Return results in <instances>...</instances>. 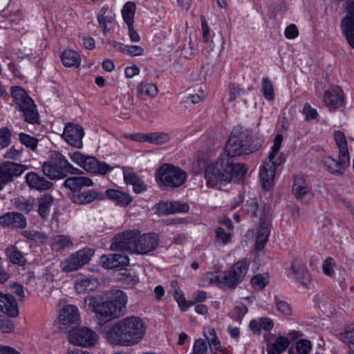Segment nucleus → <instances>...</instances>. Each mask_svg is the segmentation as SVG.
Here are the masks:
<instances>
[{
  "instance_id": "nucleus-61",
  "label": "nucleus",
  "mask_w": 354,
  "mask_h": 354,
  "mask_svg": "<svg viewBox=\"0 0 354 354\" xmlns=\"http://www.w3.org/2000/svg\"><path fill=\"white\" fill-rule=\"evenodd\" d=\"M276 307L277 310L285 315H289L292 313V309L290 304L284 301L275 299Z\"/></svg>"
},
{
  "instance_id": "nucleus-57",
  "label": "nucleus",
  "mask_w": 354,
  "mask_h": 354,
  "mask_svg": "<svg viewBox=\"0 0 354 354\" xmlns=\"http://www.w3.org/2000/svg\"><path fill=\"white\" fill-rule=\"evenodd\" d=\"M10 131L8 128L0 129V149L10 144Z\"/></svg>"
},
{
  "instance_id": "nucleus-31",
  "label": "nucleus",
  "mask_w": 354,
  "mask_h": 354,
  "mask_svg": "<svg viewBox=\"0 0 354 354\" xmlns=\"http://www.w3.org/2000/svg\"><path fill=\"white\" fill-rule=\"evenodd\" d=\"M123 173L125 183L132 185L136 193H141L146 190V185L135 173L129 171H124Z\"/></svg>"
},
{
  "instance_id": "nucleus-53",
  "label": "nucleus",
  "mask_w": 354,
  "mask_h": 354,
  "mask_svg": "<svg viewBox=\"0 0 354 354\" xmlns=\"http://www.w3.org/2000/svg\"><path fill=\"white\" fill-rule=\"evenodd\" d=\"M188 91L189 93L187 99H189L194 104L201 102L205 97V92L201 89L196 91L194 88H190L188 89Z\"/></svg>"
},
{
  "instance_id": "nucleus-44",
  "label": "nucleus",
  "mask_w": 354,
  "mask_h": 354,
  "mask_svg": "<svg viewBox=\"0 0 354 354\" xmlns=\"http://www.w3.org/2000/svg\"><path fill=\"white\" fill-rule=\"evenodd\" d=\"M138 92L142 97H154L158 90L156 85L153 83H140L138 86Z\"/></svg>"
},
{
  "instance_id": "nucleus-15",
  "label": "nucleus",
  "mask_w": 354,
  "mask_h": 354,
  "mask_svg": "<svg viewBox=\"0 0 354 354\" xmlns=\"http://www.w3.org/2000/svg\"><path fill=\"white\" fill-rule=\"evenodd\" d=\"M84 135V129L80 125L68 124L64 128L62 136L70 145L81 149L83 146L82 138Z\"/></svg>"
},
{
  "instance_id": "nucleus-24",
  "label": "nucleus",
  "mask_w": 354,
  "mask_h": 354,
  "mask_svg": "<svg viewBox=\"0 0 354 354\" xmlns=\"http://www.w3.org/2000/svg\"><path fill=\"white\" fill-rule=\"evenodd\" d=\"M129 257L119 254H110L101 257L100 263L104 268L113 269L129 264Z\"/></svg>"
},
{
  "instance_id": "nucleus-37",
  "label": "nucleus",
  "mask_w": 354,
  "mask_h": 354,
  "mask_svg": "<svg viewBox=\"0 0 354 354\" xmlns=\"http://www.w3.org/2000/svg\"><path fill=\"white\" fill-rule=\"evenodd\" d=\"M6 254L10 262L20 266L26 265L27 260L16 246L10 245L6 250Z\"/></svg>"
},
{
  "instance_id": "nucleus-43",
  "label": "nucleus",
  "mask_w": 354,
  "mask_h": 354,
  "mask_svg": "<svg viewBox=\"0 0 354 354\" xmlns=\"http://www.w3.org/2000/svg\"><path fill=\"white\" fill-rule=\"evenodd\" d=\"M171 291L172 295L178 303L179 306L183 310H186L189 307L186 304V300L180 292L178 282L176 281H172L170 284Z\"/></svg>"
},
{
  "instance_id": "nucleus-60",
  "label": "nucleus",
  "mask_w": 354,
  "mask_h": 354,
  "mask_svg": "<svg viewBox=\"0 0 354 354\" xmlns=\"http://www.w3.org/2000/svg\"><path fill=\"white\" fill-rule=\"evenodd\" d=\"M246 313L247 308L245 306H235L232 313V318L234 320L240 322Z\"/></svg>"
},
{
  "instance_id": "nucleus-16",
  "label": "nucleus",
  "mask_w": 354,
  "mask_h": 354,
  "mask_svg": "<svg viewBox=\"0 0 354 354\" xmlns=\"http://www.w3.org/2000/svg\"><path fill=\"white\" fill-rule=\"evenodd\" d=\"M324 101L330 111L343 106L345 104V99L342 89L337 86L326 91Z\"/></svg>"
},
{
  "instance_id": "nucleus-42",
  "label": "nucleus",
  "mask_w": 354,
  "mask_h": 354,
  "mask_svg": "<svg viewBox=\"0 0 354 354\" xmlns=\"http://www.w3.org/2000/svg\"><path fill=\"white\" fill-rule=\"evenodd\" d=\"M170 135L163 131L151 132L148 133V143L160 145L170 140Z\"/></svg>"
},
{
  "instance_id": "nucleus-10",
  "label": "nucleus",
  "mask_w": 354,
  "mask_h": 354,
  "mask_svg": "<svg viewBox=\"0 0 354 354\" xmlns=\"http://www.w3.org/2000/svg\"><path fill=\"white\" fill-rule=\"evenodd\" d=\"M94 251L91 248H84L72 254L61 262L62 270L66 272L75 271L86 264L93 255Z\"/></svg>"
},
{
  "instance_id": "nucleus-45",
  "label": "nucleus",
  "mask_w": 354,
  "mask_h": 354,
  "mask_svg": "<svg viewBox=\"0 0 354 354\" xmlns=\"http://www.w3.org/2000/svg\"><path fill=\"white\" fill-rule=\"evenodd\" d=\"M312 348L311 343L309 340L302 339L297 342L295 348H290L289 354H308Z\"/></svg>"
},
{
  "instance_id": "nucleus-41",
  "label": "nucleus",
  "mask_w": 354,
  "mask_h": 354,
  "mask_svg": "<svg viewBox=\"0 0 354 354\" xmlns=\"http://www.w3.org/2000/svg\"><path fill=\"white\" fill-rule=\"evenodd\" d=\"M334 139L339 149V154L349 157L347 140L344 133L341 131H335Z\"/></svg>"
},
{
  "instance_id": "nucleus-36",
  "label": "nucleus",
  "mask_w": 354,
  "mask_h": 354,
  "mask_svg": "<svg viewBox=\"0 0 354 354\" xmlns=\"http://www.w3.org/2000/svg\"><path fill=\"white\" fill-rule=\"evenodd\" d=\"M42 171L44 174L49 178L62 179L66 177L67 174L61 171L57 167L54 166L50 162H45L42 165Z\"/></svg>"
},
{
  "instance_id": "nucleus-34",
  "label": "nucleus",
  "mask_w": 354,
  "mask_h": 354,
  "mask_svg": "<svg viewBox=\"0 0 354 354\" xmlns=\"http://www.w3.org/2000/svg\"><path fill=\"white\" fill-rule=\"evenodd\" d=\"M73 243L70 236L65 235H57L53 239L51 244L53 250L55 252H62L69 249Z\"/></svg>"
},
{
  "instance_id": "nucleus-35",
  "label": "nucleus",
  "mask_w": 354,
  "mask_h": 354,
  "mask_svg": "<svg viewBox=\"0 0 354 354\" xmlns=\"http://www.w3.org/2000/svg\"><path fill=\"white\" fill-rule=\"evenodd\" d=\"M106 195L109 198L122 206H127L132 201V198L129 194L115 189H107Z\"/></svg>"
},
{
  "instance_id": "nucleus-9",
  "label": "nucleus",
  "mask_w": 354,
  "mask_h": 354,
  "mask_svg": "<svg viewBox=\"0 0 354 354\" xmlns=\"http://www.w3.org/2000/svg\"><path fill=\"white\" fill-rule=\"evenodd\" d=\"M68 338L71 344L83 347L94 346L98 340L95 332L86 326L73 328Z\"/></svg>"
},
{
  "instance_id": "nucleus-32",
  "label": "nucleus",
  "mask_w": 354,
  "mask_h": 354,
  "mask_svg": "<svg viewBox=\"0 0 354 354\" xmlns=\"http://www.w3.org/2000/svg\"><path fill=\"white\" fill-rule=\"evenodd\" d=\"M270 234V223L267 221H261L256 238V248L262 250L268 240Z\"/></svg>"
},
{
  "instance_id": "nucleus-4",
  "label": "nucleus",
  "mask_w": 354,
  "mask_h": 354,
  "mask_svg": "<svg viewBox=\"0 0 354 354\" xmlns=\"http://www.w3.org/2000/svg\"><path fill=\"white\" fill-rule=\"evenodd\" d=\"M109 298V300L100 303L97 309V317L105 322L121 316L127 302V295L120 290H111Z\"/></svg>"
},
{
  "instance_id": "nucleus-46",
  "label": "nucleus",
  "mask_w": 354,
  "mask_h": 354,
  "mask_svg": "<svg viewBox=\"0 0 354 354\" xmlns=\"http://www.w3.org/2000/svg\"><path fill=\"white\" fill-rule=\"evenodd\" d=\"M135 12L136 4L132 1H128L123 6L122 10V18L127 25L133 24Z\"/></svg>"
},
{
  "instance_id": "nucleus-49",
  "label": "nucleus",
  "mask_w": 354,
  "mask_h": 354,
  "mask_svg": "<svg viewBox=\"0 0 354 354\" xmlns=\"http://www.w3.org/2000/svg\"><path fill=\"white\" fill-rule=\"evenodd\" d=\"M97 19L104 35L113 29L115 23L114 18L113 17H102V15H97Z\"/></svg>"
},
{
  "instance_id": "nucleus-29",
  "label": "nucleus",
  "mask_w": 354,
  "mask_h": 354,
  "mask_svg": "<svg viewBox=\"0 0 354 354\" xmlns=\"http://www.w3.org/2000/svg\"><path fill=\"white\" fill-rule=\"evenodd\" d=\"M53 201V197L49 194H43L37 198V211L43 219H46L48 216Z\"/></svg>"
},
{
  "instance_id": "nucleus-18",
  "label": "nucleus",
  "mask_w": 354,
  "mask_h": 354,
  "mask_svg": "<svg viewBox=\"0 0 354 354\" xmlns=\"http://www.w3.org/2000/svg\"><path fill=\"white\" fill-rule=\"evenodd\" d=\"M327 170L334 174H342L350 165L349 157L339 154V161L328 156L323 160Z\"/></svg>"
},
{
  "instance_id": "nucleus-54",
  "label": "nucleus",
  "mask_w": 354,
  "mask_h": 354,
  "mask_svg": "<svg viewBox=\"0 0 354 354\" xmlns=\"http://www.w3.org/2000/svg\"><path fill=\"white\" fill-rule=\"evenodd\" d=\"M207 346L205 339H198L195 341L192 354H207Z\"/></svg>"
},
{
  "instance_id": "nucleus-51",
  "label": "nucleus",
  "mask_w": 354,
  "mask_h": 354,
  "mask_svg": "<svg viewBox=\"0 0 354 354\" xmlns=\"http://www.w3.org/2000/svg\"><path fill=\"white\" fill-rule=\"evenodd\" d=\"M262 91L263 96L268 100H273L274 97L273 85L270 80L266 77L262 82Z\"/></svg>"
},
{
  "instance_id": "nucleus-58",
  "label": "nucleus",
  "mask_w": 354,
  "mask_h": 354,
  "mask_svg": "<svg viewBox=\"0 0 354 354\" xmlns=\"http://www.w3.org/2000/svg\"><path fill=\"white\" fill-rule=\"evenodd\" d=\"M302 113L306 121L315 119L318 115L316 109H313L308 103L304 104Z\"/></svg>"
},
{
  "instance_id": "nucleus-40",
  "label": "nucleus",
  "mask_w": 354,
  "mask_h": 354,
  "mask_svg": "<svg viewBox=\"0 0 354 354\" xmlns=\"http://www.w3.org/2000/svg\"><path fill=\"white\" fill-rule=\"evenodd\" d=\"M97 286V283L95 279H84L77 281L75 284L76 292L79 294L85 293L86 292L93 291Z\"/></svg>"
},
{
  "instance_id": "nucleus-48",
  "label": "nucleus",
  "mask_w": 354,
  "mask_h": 354,
  "mask_svg": "<svg viewBox=\"0 0 354 354\" xmlns=\"http://www.w3.org/2000/svg\"><path fill=\"white\" fill-rule=\"evenodd\" d=\"M250 94L240 88L239 85L232 84L230 88V101H234L237 97L240 98L243 103H247Z\"/></svg>"
},
{
  "instance_id": "nucleus-47",
  "label": "nucleus",
  "mask_w": 354,
  "mask_h": 354,
  "mask_svg": "<svg viewBox=\"0 0 354 354\" xmlns=\"http://www.w3.org/2000/svg\"><path fill=\"white\" fill-rule=\"evenodd\" d=\"M203 335L205 337V340L208 342L211 349H218L220 347V341L216 334L214 328L209 326L205 328Z\"/></svg>"
},
{
  "instance_id": "nucleus-8",
  "label": "nucleus",
  "mask_w": 354,
  "mask_h": 354,
  "mask_svg": "<svg viewBox=\"0 0 354 354\" xmlns=\"http://www.w3.org/2000/svg\"><path fill=\"white\" fill-rule=\"evenodd\" d=\"M140 231L136 229L129 230L116 234L111 245L112 250L129 252L134 254L133 247L136 246V239Z\"/></svg>"
},
{
  "instance_id": "nucleus-23",
  "label": "nucleus",
  "mask_w": 354,
  "mask_h": 354,
  "mask_svg": "<svg viewBox=\"0 0 354 354\" xmlns=\"http://www.w3.org/2000/svg\"><path fill=\"white\" fill-rule=\"evenodd\" d=\"M0 311L11 317L19 315L17 303L12 295L0 292Z\"/></svg>"
},
{
  "instance_id": "nucleus-19",
  "label": "nucleus",
  "mask_w": 354,
  "mask_h": 354,
  "mask_svg": "<svg viewBox=\"0 0 354 354\" xmlns=\"http://www.w3.org/2000/svg\"><path fill=\"white\" fill-rule=\"evenodd\" d=\"M68 196L71 201L76 205H86L92 203L96 199L102 200L104 198L103 194L95 189H90L83 192L71 193Z\"/></svg>"
},
{
  "instance_id": "nucleus-5",
  "label": "nucleus",
  "mask_w": 354,
  "mask_h": 354,
  "mask_svg": "<svg viewBox=\"0 0 354 354\" xmlns=\"http://www.w3.org/2000/svg\"><path fill=\"white\" fill-rule=\"evenodd\" d=\"M283 139L281 134H277L275 136L272 151L268 156L269 162L265 164L260 171V178L264 189L270 188L275 176L276 168L283 162V158L278 156Z\"/></svg>"
},
{
  "instance_id": "nucleus-39",
  "label": "nucleus",
  "mask_w": 354,
  "mask_h": 354,
  "mask_svg": "<svg viewBox=\"0 0 354 354\" xmlns=\"http://www.w3.org/2000/svg\"><path fill=\"white\" fill-rule=\"evenodd\" d=\"M118 279L120 282L129 286H133L139 283V278L136 272L131 269H125L120 272Z\"/></svg>"
},
{
  "instance_id": "nucleus-33",
  "label": "nucleus",
  "mask_w": 354,
  "mask_h": 354,
  "mask_svg": "<svg viewBox=\"0 0 354 354\" xmlns=\"http://www.w3.org/2000/svg\"><path fill=\"white\" fill-rule=\"evenodd\" d=\"M62 64L66 67H78L81 58L77 52L68 49L65 50L60 56Z\"/></svg>"
},
{
  "instance_id": "nucleus-3",
  "label": "nucleus",
  "mask_w": 354,
  "mask_h": 354,
  "mask_svg": "<svg viewBox=\"0 0 354 354\" xmlns=\"http://www.w3.org/2000/svg\"><path fill=\"white\" fill-rule=\"evenodd\" d=\"M252 132L248 129L234 130L226 145L227 153L223 154L232 158L243 154H249L259 149V145L251 142Z\"/></svg>"
},
{
  "instance_id": "nucleus-50",
  "label": "nucleus",
  "mask_w": 354,
  "mask_h": 354,
  "mask_svg": "<svg viewBox=\"0 0 354 354\" xmlns=\"http://www.w3.org/2000/svg\"><path fill=\"white\" fill-rule=\"evenodd\" d=\"M35 199L32 197L23 198L15 202L16 207L20 211L28 213L34 209Z\"/></svg>"
},
{
  "instance_id": "nucleus-20",
  "label": "nucleus",
  "mask_w": 354,
  "mask_h": 354,
  "mask_svg": "<svg viewBox=\"0 0 354 354\" xmlns=\"http://www.w3.org/2000/svg\"><path fill=\"white\" fill-rule=\"evenodd\" d=\"M50 162L65 174L80 175L83 171L74 167L65 157L57 151H53L50 156Z\"/></svg>"
},
{
  "instance_id": "nucleus-64",
  "label": "nucleus",
  "mask_w": 354,
  "mask_h": 354,
  "mask_svg": "<svg viewBox=\"0 0 354 354\" xmlns=\"http://www.w3.org/2000/svg\"><path fill=\"white\" fill-rule=\"evenodd\" d=\"M216 238L220 240L223 244H227L230 242L231 234L225 232L222 227H217L216 230Z\"/></svg>"
},
{
  "instance_id": "nucleus-22",
  "label": "nucleus",
  "mask_w": 354,
  "mask_h": 354,
  "mask_svg": "<svg viewBox=\"0 0 354 354\" xmlns=\"http://www.w3.org/2000/svg\"><path fill=\"white\" fill-rule=\"evenodd\" d=\"M26 183L30 189L39 192L46 191L50 189L53 183L47 180L44 177L39 176L36 172H28L25 177Z\"/></svg>"
},
{
  "instance_id": "nucleus-56",
  "label": "nucleus",
  "mask_w": 354,
  "mask_h": 354,
  "mask_svg": "<svg viewBox=\"0 0 354 354\" xmlns=\"http://www.w3.org/2000/svg\"><path fill=\"white\" fill-rule=\"evenodd\" d=\"M335 261L332 257H328L322 264L324 273L327 276H332L334 272Z\"/></svg>"
},
{
  "instance_id": "nucleus-6",
  "label": "nucleus",
  "mask_w": 354,
  "mask_h": 354,
  "mask_svg": "<svg viewBox=\"0 0 354 354\" xmlns=\"http://www.w3.org/2000/svg\"><path fill=\"white\" fill-rule=\"evenodd\" d=\"M11 95L17 108L22 112L24 120L30 124H38L39 119L36 105L26 92L19 86H13Z\"/></svg>"
},
{
  "instance_id": "nucleus-55",
  "label": "nucleus",
  "mask_w": 354,
  "mask_h": 354,
  "mask_svg": "<svg viewBox=\"0 0 354 354\" xmlns=\"http://www.w3.org/2000/svg\"><path fill=\"white\" fill-rule=\"evenodd\" d=\"M84 305L87 310L97 314V309L100 304L96 297L93 296H87L84 299Z\"/></svg>"
},
{
  "instance_id": "nucleus-30",
  "label": "nucleus",
  "mask_w": 354,
  "mask_h": 354,
  "mask_svg": "<svg viewBox=\"0 0 354 354\" xmlns=\"http://www.w3.org/2000/svg\"><path fill=\"white\" fill-rule=\"evenodd\" d=\"M290 344L289 339L283 336H279L273 343L267 344L268 354H281Z\"/></svg>"
},
{
  "instance_id": "nucleus-13",
  "label": "nucleus",
  "mask_w": 354,
  "mask_h": 354,
  "mask_svg": "<svg viewBox=\"0 0 354 354\" xmlns=\"http://www.w3.org/2000/svg\"><path fill=\"white\" fill-rule=\"evenodd\" d=\"M347 10L341 22V29L348 44L354 48V0L348 1Z\"/></svg>"
},
{
  "instance_id": "nucleus-28",
  "label": "nucleus",
  "mask_w": 354,
  "mask_h": 354,
  "mask_svg": "<svg viewBox=\"0 0 354 354\" xmlns=\"http://www.w3.org/2000/svg\"><path fill=\"white\" fill-rule=\"evenodd\" d=\"M292 192L299 200H303L306 196H308L310 198L313 196L306 180L302 177L295 178L292 186Z\"/></svg>"
},
{
  "instance_id": "nucleus-25",
  "label": "nucleus",
  "mask_w": 354,
  "mask_h": 354,
  "mask_svg": "<svg viewBox=\"0 0 354 354\" xmlns=\"http://www.w3.org/2000/svg\"><path fill=\"white\" fill-rule=\"evenodd\" d=\"M83 168L91 173L105 175L113 169L112 167L105 162H100L92 156H87L83 165Z\"/></svg>"
},
{
  "instance_id": "nucleus-14",
  "label": "nucleus",
  "mask_w": 354,
  "mask_h": 354,
  "mask_svg": "<svg viewBox=\"0 0 354 354\" xmlns=\"http://www.w3.org/2000/svg\"><path fill=\"white\" fill-rule=\"evenodd\" d=\"M158 245V238L156 234L147 233L138 235L136 246L133 247L134 254H145L154 250Z\"/></svg>"
},
{
  "instance_id": "nucleus-52",
  "label": "nucleus",
  "mask_w": 354,
  "mask_h": 354,
  "mask_svg": "<svg viewBox=\"0 0 354 354\" xmlns=\"http://www.w3.org/2000/svg\"><path fill=\"white\" fill-rule=\"evenodd\" d=\"M19 140L21 142L32 150H35L37 146L38 140L37 138L30 136L28 134L21 133L19 134Z\"/></svg>"
},
{
  "instance_id": "nucleus-63",
  "label": "nucleus",
  "mask_w": 354,
  "mask_h": 354,
  "mask_svg": "<svg viewBox=\"0 0 354 354\" xmlns=\"http://www.w3.org/2000/svg\"><path fill=\"white\" fill-rule=\"evenodd\" d=\"M124 53L131 56H140L144 53V49L140 46H126Z\"/></svg>"
},
{
  "instance_id": "nucleus-2",
  "label": "nucleus",
  "mask_w": 354,
  "mask_h": 354,
  "mask_svg": "<svg viewBox=\"0 0 354 354\" xmlns=\"http://www.w3.org/2000/svg\"><path fill=\"white\" fill-rule=\"evenodd\" d=\"M248 168L243 163L234 162L227 156L221 155L215 162L207 166L205 173L208 187H221L233 179L239 180L245 174Z\"/></svg>"
},
{
  "instance_id": "nucleus-11",
  "label": "nucleus",
  "mask_w": 354,
  "mask_h": 354,
  "mask_svg": "<svg viewBox=\"0 0 354 354\" xmlns=\"http://www.w3.org/2000/svg\"><path fill=\"white\" fill-rule=\"evenodd\" d=\"M249 265L250 261L246 259L237 261L232 269L224 274L222 282L230 288L236 286L245 277Z\"/></svg>"
},
{
  "instance_id": "nucleus-59",
  "label": "nucleus",
  "mask_w": 354,
  "mask_h": 354,
  "mask_svg": "<svg viewBox=\"0 0 354 354\" xmlns=\"http://www.w3.org/2000/svg\"><path fill=\"white\" fill-rule=\"evenodd\" d=\"M258 203L255 198H251L245 204V210L251 216H257L258 210Z\"/></svg>"
},
{
  "instance_id": "nucleus-7",
  "label": "nucleus",
  "mask_w": 354,
  "mask_h": 354,
  "mask_svg": "<svg viewBox=\"0 0 354 354\" xmlns=\"http://www.w3.org/2000/svg\"><path fill=\"white\" fill-rule=\"evenodd\" d=\"M158 179L165 186L176 188L185 183L187 174L178 167L165 163L158 169Z\"/></svg>"
},
{
  "instance_id": "nucleus-62",
  "label": "nucleus",
  "mask_w": 354,
  "mask_h": 354,
  "mask_svg": "<svg viewBox=\"0 0 354 354\" xmlns=\"http://www.w3.org/2000/svg\"><path fill=\"white\" fill-rule=\"evenodd\" d=\"M189 209V205L186 203H180L178 201L171 202V214L176 212H187Z\"/></svg>"
},
{
  "instance_id": "nucleus-38",
  "label": "nucleus",
  "mask_w": 354,
  "mask_h": 354,
  "mask_svg": "<svg viewBox=\"0 0 354 354\" xmlns=\"http://www.w3.org/2000/svg\"><path fill=\"white\" fill-rule=\"evenodd\" d=\"M339 338L348 346L349 354H354V324L346 326L339 334Z\"/></svg>"
},
{
  "instance_id": "nucleus-17",
  "label": "nucleus",
  "mask_w": 354,
  "mask_h": 354,
  "mask_svg": "<svg viewBox=\"0 0 354 354\" xmlns=\"http://www.w3.org/2000/svg\"><path fill=\"white\" fill-rule=\"evenodd\" d=\"M26 225V218L19 212H7L0 216V225L3 227L24 229Z\"/></svg>"
},
{
  "instance_id": "nucleus-21",
  "label": "nucleus",
  "mask_w": 354,
  "mask_h": 354,
  "mask_svg": "<svg viewBox=\"0 0 354 354\" xmlns=\"http://www.w3.org/2000/svg\"><path fill=\"white\" fill-rule=\"evenodd\" d=\"M292 273L295 279L303 286H307L310 282V274L306 265L299 259H295L290 266Z\"/></svg>"
},
{
  "instance_id": "nucleus-26",
  "label": "nucleus",
  "mask_w": 354,
  "mask_h": 354,
  "mask_svg": "<svg viewBox=\"0 0 354 354\" xmlns=\"http://www.w3.org/2000/svg\"><path fill=\"white\" fill-rule=\"evenodd\" d=\"M79 318L80 314L77 308L73 305H67L61 311L59 321L62 325L68 326L77 322Z\"/></svg>"
},
{
  "instance_id": "nucleus-27",
  "label": "nucleus",
  "mask_w": 354,
  "mask_h": 354,
  "mask_svg": "<svg viewBox=\"0 0 354 354\" xmlns=\"http://www.w3.org/2000/svg\"><path fill=\"white\" fill-rule=\"evenodd\" d=\"M91 185H93L92 180L83 176L70 177L64 183V186L69 189L71 193H77L83 187Z\"/></svg>"
},
{
  "instance_id": "nucleus-1",
  "label": "nucleus",
  "mask_w": 354,
  "mask_h": 354,
  "mask_svg": "<svg viewBox=\"0 0 354 354\" xmlns=\"http://www.w3.org/2000/svg\"><path fill=\"white\" fill-rule=\"evenodd\" d=\"M145 330L139 317L130 316L115 322L106 332L105 338L112 345L132 346L143 338Z\"/></svg>"
},
{
  "instance_id": "nucleus-12",
  "label": "nucleus",
  "mask_w": 354,
  "mask_h": 354,
  "mask_svg": "<svg viewBox=\"0 0 354 354\" xmlns=\"http://www.w3.org/2000/svg\"><path fill=\"white\" fill-rule=\"evenodd\" d=\"M28 169L25 165L6 161L0 164V190L4 186L13 181L15 177L20 176Z\"/></svg>"
}]
</instances>
